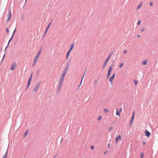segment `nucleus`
<instances>
[{
	"label": "nucleus",
	"instance_id": "nucleus-1",
	"mask_svg": "<svg viewBox=\"0 0 158 158\" xmlns=\"http://www.w3.org/2000/svg\"><path fill=\"white\" fill-rule=\"evenodd\" d=\"M69 68V64H68L65 67L64 69L63 70V73L62 74L60 78H61L63 79H64L65 76L67 72L68 71V69Z\"/></svg>",
	"mask_w": 158,
	"mask_h": 158
},
{
	"label": "nucleus",
	"instance_id": "nucleus-2",
	"mask_svg": "<svg viewBox=\"0 0 158 158\" xmlns=\"http://www.w3.org/2000/svg\"><path fill=\"white\" fill-rule=\"evenodd\" d=\"M64 80V79L60 78L59 80V82L58 85V87L57 88V93L59 92L61 88L62 84L63 82V81Z\"/></svg>",
	"mask_w": 158,
	"mask_h": 158
},
{
	"label": "nucleus",
	"instance_id": "nucleus-3",
	"mask_svg": "<svg viewBox=\"0 0 158 158\" xmlns=\"http://www.w3.org/2000/svg\"><path fill=\"white\" fill-rule=\"evenodd\" d=\"M112 66H110L109 70L108 72V74L107 75V77L108 78L111 74V71L112 69Z\"/></svg>",
	"mask_w": 158,
	"mask_h": 158
},
{
	"label": "nucleus",
	"instance_id": "nucleus-4",
	"mask_svg": "<svg viewBox=\"0 0 158 158\" xmlns=\"http://www.w3.org/2000/svg\"><path fill=\"white\" fill-rule=\"evenodd\" d=\"M41 84V82L38 83L36 85V86L35 87L34 89V91L35 92H36L38 89L39 87H40V85Z\"/></svg>",
	"mask_w": 158,
	"mask_h": 158
},
{
	"label": "nucleus",
	"instance_id": "nucleus-5",
	"mask_svg": "<svg viewBox=\"0 0 158 158\" xmlns=\"http://www.w3.org/2000/svg\"><path fill=\"white\" fill-rule=\"evenodd\" d=\"M16 66V64L15 62L13 63L11 65L10 69L11 70H14L15 69V67Z\"/></svg>",
	"mask_w": 158,
	"mask_h": 158
},
{
	"label": "nucleus",
	"instance_id": "nucleus-6",
	"mask_svg": "<svg viewBox=\"0 0 158 158\" xmlns=\"http://www.w3.org/2000/svg\"><path fill=\"white\" fill-rule=\"evenodd\" d=\"M115 75V73H114L113 75L109 79V81L111 84L113 83V81L114 80Z\"/></svg>",
	"mask_w": 158,
	"mask_h": 158
},
{
	"label": "nucleus",
	"instance_id": "nucleus-7",
	"mask_svg": "<svg viewBox=\"0 0 158 158\" xmlns=\"http://www.w3.org/2000/svg\"><path fill=\"white\" fill-rule=\"evenodd\" d=\"M135 112H133V114H132V116L131 117V119L130 122V124L131 125V124L133 122L134 119V117H135Z\"/></svg>",
	"mask_w": 158,
	"mask_h": 158
},
{
	"label": "nucleus",
	"instance_id": "nucleus-8",
	"mask_svg": "<svg viewBox=\"0 0 158 158\" xmlns=\"http://www.w3.org/2000/svg\"><path fill=\"white\" fill-rule=\"evenodd\" d=\"M121 139V135H118L116 138L115 143H117L118 141H120Z\"/></svg>",
	"mask_w": 158,
	"mask_h": 158
},
{
	"label": "nucleus",
	"instance_id": "nucleus-9",
	"mask_svg": "<svg viewBox=\"0 0 158 158\" xmlns=\"http://www.w3.org/2000/svg\"><path fill=\"white\" fill-rule=\"evenodd\" d=\"M7 20H9L10 19V17H11V11H10V10L9 11L8 13L7 14Z\"/></svg>",
	"mask_w": 158,
	"mask_h": 158
},
{
	"label": "nucleus",
	"instance_id": "nucleus-10",
	"mask_svg": "<svg viewBox=\"0 0 158 158\" xmlns=\"http://www.w3.org/2000/svg\"><path fill=\"white\" fill-rule=\"evenodd\" d=\"M51 22H50L49 24H48V26L46 29V30H45V34H44V35H45L46 34V33L47 32V31L48 30V29H49V28L51 25Z\"/></svg>",
	"mask_w": 158,
	"mask_h": 158
},
{
	"label": "nucleus",
	"instance_id": "nucleus-11",
	"mask_svg": "<svg viewBox=\"0 0 158 158\" xmlns=\"http://www.w3.org/2000/svg\"><path fill=\"white\" fill-rule=\"evenodd\" d=\"M145 134L148 137H149L151 135L150 133L147 130L145 131Z\"/></svg>",
	"mask_w": 158,
	"mask_h": 158
},
{
	"label": "nucleus",
	"instance_id": "nucleus-12",
	"mask_svg": "<svg viewBox=\"0 0 158 158\" xmlns=\"http://www.w3.org/2000/svg\"><path fill=\"white\" fill-rule=\"evenodd\" d=\"M15 31H16V29L14 31L13 33V35H12V36H11V38H10V40H9V42H8V45L9 44L10 41L12 39L13 36H14V35L15 34Z\"/></svg>",
	"mask_w": 158,
	"mask_h": 158
},
{
	"label": "nucleus",
	"instance_id": "nucleus-13",
	"mask_svg": "<svg viewBox=\"0 0 158 158\" xmlns=\"http://www.w3.org/2000/svg\"><path fill=\"white\" fill-rule=\"evenodd\" d=\"M41 48L38 52V53H37V54L36 55V56H37L38 57H39L40 56V55L41 53Z\"/></svg>",
	"mask_w": 158,
	"mask_h": 158
},
{
	"label": "nucleus",
	"instance_id": "nucleus-14",
	"mask_svg": "<svg viewBox=\"0 0 158 158\" xmlns=\"http://www.w3.org/2000/svg\"><path fill=\"white\" fill-rule=\"evenodd\" d=\"M111 55H110L107 58L106 60L105 61V62H106V63H107V62L108 61L110 60V57H111Z\"/></svg>",
	"mask_w": 158,
	"mask_h": 158
},
{
	"label": "nucleus",
	"instance_id": "nucleus-15",
	"mask_svg": "<svg viewBox=\"0 0 158 158\" xmlns=\"http://www.w3.org/2000/svg\"><path fill=\"white\" fill-rule=\"evenodd\" d=\"M28 130H27V131L26 132H25V133L24 134V135H23V137L24 138H25L26 136L28 134Z\"/></svg>",
	"mask_w": 158,
	"mask_h": 158
},
{
	"label": "nucleus",
	"instance_id": "nucleus-16",
	"mask_svg": "<svg viewBox=\"0 0 158 158\" xmlns=\"http://www.w3.org/2000/svg\"><path fill=\"white\" fill-rule=\"evenodd\" d=\"M142 6V2H141L137 7V10L139 9Z\"/></svg>",
	"mask_w": 158,
	"mask_h": 158
},
{
	"label": "nucleus",
	"instance_id": "nucleus-17",
	"mask_svg": "<svg viewBox=\"0 0 158 158\" xmlns=\"http://www.w3.org/2000/svg\"><path fill=\"white\" fill-rule=\"evenodd\" d=\"M32 73H31L30 76V77H29V79L28 81H30V82L31 81V80L32 79Z\"/></svg>",
	"mask_w": 158,
	"mask_h": 158
},
{
	"label": "nucleus",
	"instance_id": "nucleus-18",
	"mask_svg": "<svg viewBox=\"0 0 158 158\" xmlns=\"http://www.w3.org/2000/svg\"><path fill=\"white\" fill-rule=\"evenodd\" d=\"M31 83V82L28 81L26 89H27Z\"/></svg>",
	"mask_w": 158,
	"mask_h": 158
},
{
	"label": "nucleus",
	"instance_id": "nucleus-19",
	"mask_svg": "<svg viewBox=\"0 0 158 158\" xmlns=\"http://www.w3.org/2000/svg\"><path fill=\"white\" fill-rule=\"evenodd\" d=\"M7 152H8V151L7 150L6 153L4 155V156H3V158H6L7 156Z\"/></svg>",
	"mask_w": 158,
	"mask_h": 158
},
{
	"label": "nucleus",
	"instance_id": "nucleus-20",
	"mask_svg": "<svg viewBox=\"0 0 158 158\" xmlns=\"http://www.w3.org/2000/svg\"><path fill=\"white\" fill-rule=\"evenodd\" d=\"M107 63H106L105 61L104 63V64H103V65H102V69H104V68H105V66H106V65L107 64Z\"/></svg>",
	"mask_w": 158,
	"mask_h": 158
},
{
	"label": "nucleus",
	"instance_id": "nucleus-21",
	"mask_svg": "<svg viewBox=\"0 0 158 158\" xmlns=\"http://www.w3.org/2000/svg\"><path fill=\"white\" fill-rule=\"evenodd\" d=\"M104 112L106 113V114L107 113H108L109 111V110L108 109H104Z\"/></svg>",
	"mask_w": 158,
	"mask_h": 158
},
{
	"label": "nucleus",
	"instance_id": "nucleus-22",
	"mask_svg": "<svg viewBox=\"0 0 158 158\" xmlns=\"http://www.w3.org/2000/svg\"><path fill=\"white\" fill-rule=\"evenodd\" d=\"M39 57L36 56V57L34 59V61H35L36 62H37V60L38 59Z\"/></svg>",
	"mask_w": 158,
	"mask_h": 158
},
{
	"label": "nucleus",
	"instance_id": "nucleus-23",
	"mask_svg": "<svg viewBox=\"0 0 158 158\" xmlns=\"http://www.w3.org/2000/svg\"><path fill=\"white\" fill-rule=\"evenodd\" d=\"M70 52H68L67 53V54H66V59H68V57L69 55V54H70Z\"/></svg>",
	"mask_w": 158,
	"mask_h": 158
},
{
	"label": "nucleus",
	"instance_id": "nucleus-24",
	"mask_svg": "<svg viewBox=\"0 0 158 158\" xmlns=\"http://www.w3.org/2000/svg\"><path fill=\"white\" fill-rule=\"evenodd\" d=\"M116 115H118V116H119L120 115V113L118 112V111L117 110H116Z\"/></svg>",
	"mask_w": 158,
	"mask_h": 158
},
{
	"label": "nucleus",
	"instance_id": "nucleus-25",
	"mask_svg": "<svg viewBox=\"0 0 158 158\" xmlns=\"http://www.w3.org/2000/svg\"><path fill=\"white\" fill-rule=\"evenodd\" d=\"M123 64H124L123 63H121V64L119 65V67L120 68H121L123 67Z\"/></svg>",
	"mask_w": 158,
	"mask_h": 158
},
{
	"label": "nucleus",
	"instance_id": "nucleus-26",
	"mask_svg": "<svg viewBox=\"0 0 158 158\" xmlns=\"http://www.w3.org/2000/svg\"><path fill=\"white\" fill-rule=\"evenodd\" d=\"M73 46H74V44L71 45H70V50H72V49H73Z\"/></svg>",
	"mask_w": 158,
	"mask_h": 158
},
{
	"label": "nucleus",
	"instance_id": "nucleus-27",
	"mask_svg": "<svg viewBox=\"0 0 158 158\" xmlns=\"http://www.w3.org/2000/svg\"><path fill=\"white\" fill-rule=\"evenodd\" d=\"M147 61H145L143 62L142 63V64L143 65H145L146 64H147Z\"/></svg>",
	"mask_w": 158,
	"mask_h": 158
},
{
	"label": "nucleus",
	"instance_id": "nucleus-28",
	"mask_svg": "<svg viewBox=\"0 0 158 158\" xmlns=\"http://www.w3.org/2000/svg\"><path fill=\"white\" fill-rule=\"evenodd\" d=\"M141 31L142 32L143 31L145 30V28L144 27H143L141 29Z\"/></svg>",
	"mask_w": 158,
	"mask_h": 158
},
{
	"label": "nucleus",
	"instance_id": "nucleus-29",
	"mask_svg": "<svg viewBox=\"0 0 158 158\" xmlns=\"http://www.w3.org/2000/svg\"><path fill=\"white\" fill-rule=\"evenodd\" d=\"M134 81L135 83V85H136L137 83V81L136 80H134Z\"/></svg>",
	"mask_w": 158,
	"mask_h": 158
},
{
	"label": "nucleus",
	"instance_id": "nucleus-30",
	"mask_svg": "<svg viewBox=\"0 0 158 158\" xmlns=\"http://www.w3.org/2000/svg\"><path fill=\"white\" fill-rule=\"evenodd\" d=\"M83 76L82 77L81 79V84H80V85H79V87H78V88H79V87L81 85V83L82 82V80H83Z\"/></svg>",
	"mask_w": 158,
	"mask_h": 158
},
{
	"label": "nucleus",
	"instance_id": "nucleus-31",
	"mask_svg": "<svg viewBox=\"0 0 158 158\" xmlns=\"http://www.w3.org/2000/svg\"><path fill=\"white\" fill-rule=\"evenodd\" d=\"M36 62H37L34 61V62L33 63V66H34V65H35L36 64Z\"/></svg>",
	"mask_w": 158,
	"mask_h": 158
},
{
	"label": "nucleus",
	"instance_id": "nucleus-32",
	"mask_svg": "<svg viewBox=\"0 0 158 158\" xmlns=\"http://www.w3.org/2000/svg\"><path fill=\"white\" fill-rule=\"evenodd\" d=\"M150 6H153V3L152 2H150Z\"/></svg>",
	"mask_w": 158,
	"mask_h": 158
},
{
	"label": "nucleus",
	"instance_id": "nucleus-33",
	"mask_svg": "<svg viewBox=\"0 0 158 158\" xmlns=\"http://www.w3.org/2000/svg\"><path fill=\"white\" fill-rule=\"evenodd\" d=\"M6 31L8 33H9V31L8 28H6Z\"/></svg>",
	"mask_w": 158,
	"mask_h": 158
},
{
	"label": "nucleus",
	"instance_id": "nucleus-34",
	"mask_svg": "<svg viewBox=\"0 0 158 158\" xmlns=\"http://www.w3.org/2000/svg\"><path fill=\"white\" fill-rule=\"evenodd\" d=\"M113 129V127H111L109 128V131H111V130H112Z\"/></svg>",
	"mask_w": 158,
	"mask_h": 158
},
{
	"label": "nucleus",
	"instance_id": "nucleus-35",
	"mask_svg": "<svg viewBox=\"0 0 158 158\" xmlns=\"http://www.w3.org/2000/svg\"><path fill=\"white\" fill-rule=\"evenodd\" d=\"M127 52V51L126 50H124L123 51V52L125 54Z\"/></svg>",
	"mask_w": 158,
	"mask_h": 158
},
{
	"label": "nucleus",
	"instance_id": "nucleus-36",
	"mask_svg": "<svg viewBox=\"0 0 158 158\" xmlns=\"http://www.w3.org/2000/svg\"><path fill=\"white\" fill-rule=\"evenodd\" d=\"M102 118V117H101V116H100L98 118V120H100Z\"/></svg>",
	"mask_w": 158,
	"mask_h": 158
},
{
	"label": "nucleus",
	"instance_id": "nucleus-37",
	"mask_svg": "<svg viewBox=\"0 0 158 158\" xmlns=\"http://www.w3.org/2000/svg\"><path fill=\"white\" fill-rule=\"evenodd\" d=\"M91 148L93 150L94 148V147L93 145H92L91 146Z\"/></svg>",
	"mask_w": 158,
	"mask_h": 158
},
{
	"label": "nucleus",
	"instance_id": "nucleus-38",
	"mask_svg": "<svg viewBox=\"0 0 158 158\" xmlns=\"http://www.w3.org/2000/svg\"><path fill=\"white\" fill-rule=\"evenodd\" d=\"M143 153H142L141 155V158H143Z\"/></svg>",
	"mask_w": 158,
	"mask_h": 158
},
{
	"label": "nucleus",
	"instance_id": "nucleus-39",
	"mask_svg": "<svg viewBox=\"0 0 158 158\" xmlns=\"http://www.w3.org/2000/svg\"><path fill=\"white\" fill-rule=\"evenodd\" d=\"M140 23H141L140 21H139L138 22V25H140Z\"/></svg>",
	"mask_w": 158,
	"mask_h": 158
},
{
	"label": "nucleus",
	"instance_id": "nucleus-40",
	"mask_svg": "<svg viewBox=\"0 0 158 158\" xmlns=\"http://www.w3.org/2000/svg\"><path fill=\"white\" fill-rule=\"evenodd\" d=\"M5 53L4 54V56H3V58H2V61H3V60L4 59V58L5 57Z\"/></svg>",
	"mask_w": 158,
	"mask_h": 158
},
{
	"label": "nucleus",
	"instance_id": "nucleus-41",
	"mask_svg": "<svg viewBox=\"0 0 158 158\" xmlns=\"http://www.w3.org/2000/svg\"><path fill=\"white\" fill-rule=\"evenodd\" d=\"M146 144L145 142L144 141H143V145H145Z\"/></svg>",
	"mask_w": 158,
	"mask_h": 158
},
{
	"label": "nucleus",
	"instance_id": "nucleus-42",
	"mask_svg": "<svg viewBox=\"0 0 158 158\" xmlns=\"http://www.w3.org/2000/svg\"><path fill=\"white\" fill-rule=\"evenodd\" d=\"M108 148H110V144L109 143H108Z\"/></svg>",
	"mask_w": 158,
	"mask_h": 158
},
{
	"label": "nucleus",
	"instance_id": "nucleus-43",
	"mask_svg": "<svg viewBox=\"0 0 158 158\" xmlns=\"http://www.w3.org/2000/svg\"><path fill=\"white\" fill-rule=\"evenodd\" d=\"M72 50H70V49L69 50L68 52H69L70 53Z\"/></svg>",
	"mask_w": 158,
	"mask_h": 158
},
{
	"label": "nucleus",
	"instance_id": "nucleus-44",
	"mask_svg": "<svg viewBox=\"0 0 158 158\" xmlns=\"http://www.w3.org/2000/svg\"><path fill=\"white\" fill-rule=\"evenodd\" d=\"M138 37H141V36L140 35H137Z\"/></svg>",
	"mask_w": 158,
	"mask_h": 158
},
{
	"label": "nucleus",
	"instance_id": "nucleus-45",
	"mask_svg": "<svg viewBox=\"0 0 158 158\" xmlns=\"http://www.w3.org/2000/svg\"><path fill=\"white\" fill-rule=\"evenodd\" d=\"M39 70H38L37 71V74H38L39 73Z\"/></svg>",
	"mask_w": 158,
	"mask_h": 158
},
{
	"label": "nucleus",
	"instance_id": "nucleus-46",
	"mask_svg": "<svg viewBox=\"0 0 158 158\" xmlns=\"http://www.w3.org/2000/svg\"><path fill=\"white\" fill-rule=\"evenodd\" d=\"M106 152L104 153V155H105V154H106Z\"/></svg>",
	"mask_w": 158,
	"mask_h": 158
},
{
	"label": "nucleus",
	"instance_id": "nucleus-47",
	"mask_svg": "<svg viewBox=\"0 0 158 158\" xmlns=\"http://www.w3.org/2000/svg\"><path fill=\"white\" fill-rule=\"evenodd\" d=\"M7 46L6 47V49H5V50H6V48H7Z\"/></svg>",
	"mask_w": 158,
	"mask_h": 158
},
{
	"label": "nucleus",
	"instance_id": "nucleus-48",
	"mask_svg": "<svg viewBox=\"0 0 158 158\" xmlns=\"http://www.w3.org/2000/svg\"><path fill=\"white\" fill-rule=\"evenodd\" d=\"M56 156H55L54 157V158H55V157H56Z\"/></svg>",
	"mask_w": 158,
	"mask_h": 158
},
{
	"label": "nucleus",
	"instance_id": "nucleus-49",
	"mask_svg": "<svg viewBox=\"0 0 158 158\" xmlns=\"http://www.w3.org/2000/svg\"><path fill=\"white\" fill-rule=\"evenodd\" d=\"M27 0H26V1Z\"/></svg>",
	"mask_w": 158,
	"mask_h": 158
}]
</instances>
